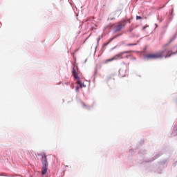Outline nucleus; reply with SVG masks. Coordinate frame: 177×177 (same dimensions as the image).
I'll return each instance as SVG.
<instances>
[{
  "label": "nucleus",
  "instance_id": "nucleus-1",
  "mask_svg": "<svg viewBox=\"0 0 177 177\" xmlns=\"http://www.w3.org/2000/svg\"><path fill=\"white\" fill-rule=\"evenodd\" d=\"M164 53H165V52L163 51H160L159 53H151V54H147L145 55L146 59H161L162 57H164Z\"/></svg>",
  "mask_w": 177,
  "mask_h": 177
},
{
  "label": "nucleus",
  "instance_id": "nucleus-2",
  "mask_svg": "<svg viewBox=\"0 0 177 177\" xmlns=\"http://www.w3.org/2000/svg\"><path fill=\"white\" fill-rule=\"evenodd\" d=\"M127 26V20H123L118 23V24L115 26V31H121L124 27Z\"/></svg>",
  "mask_w": 177,
  "mask_h": 177
},
{
  "label": "nucleus",
  "instance_id": "nucleus-3",
  "mask_svg": "<svg viewBox=\"0 0 177 177\" xmlns=\"http://www.w3.org/2000/svg\"><path fill=\"white\" fill-rule=\"evenodd\" d=\"M41 162L43 165H48V159L46 158V154L41 153Z\"/></svg>",
  "mask_w": 177,
  "mask_h": 177
},
{
  "label": "nucleus",
  "instance_id": "nucleus-4",
  "mask_svg": "<svg viewBox=\"0 0 177 177\" xmlns=\"http://www.w3.org/2000/svg\"><path fill=\"white\" fill-rule=\"evenodd\" d=\"M176 52H172V50H169L167 51V54L165 55V59H167V57H171V56H172V55H176Z\"/></svg>",
  "mask_w": 177,
  "mask_h": 177
},
{
  "label": "nucleus",
  "instance_id": "nucleus-5",
  "mask_svg": "<svg viewBox=\"0 0 177 177\" xmlns=\"http://www.w3.org/2000/svg\"><path fill=\"white\" fill-rule=\"evenodd\" d=\"M123 55H124V53H120L115 55L113 58L115 59V60H118V59H124V57H122Z\"/></svg>",
  "mask_w": 177,
  "mask_h": 177
},
{
  "label": "nucleus",
  "instance_id": "nucleus-6",
  "mask_svg": "<svg viewBox=\"0 0 177 177\" xmlns=\"http://www.w3.org/2000/svg\"><path fill=\"white\" fill-rule=\"evenodd\" d=\"M46 172H48V165H43L42 171H41L42 175H45Z\"/></svg>",
  "mask_w": 177,
  "mask_h": 177
},
{
  "label": "nucleus",
  "instance_id": "nucleus-7",
  "mask_svg": "<svg viewBox=\"0 0 177 177\" xmlns=\"http://www.w3.org/2000/svg\"><path fill=\"white\" fill-rule=\"evenodd\" d=\"M77 84L80 85V88H82L83 86L85 87L84 84L81 82V80L80 79L77 80Z\"/></svg>",
  "mask_w": 177,
  "mask_h": 177
},
{
  "label": "nucleus",
  "instance_id": "nucleus-8",
  "mask_svg": "<svg viewBox=\"0 0 177 177\" xmlns=\"http://www.w3.org/2000/svg\"><path fill=\"white\" fill-rule=\"evenodd\" d=\"M73 75L75 80H80V77H78V73H75Z\"/></svg>",
  "mask_w": 177,
  "mask_h": 177
},
{
  "label": "nucleus",
  "instance_id": "nucleus-9",
  "mask_svg": "<svg viewBox=\"0 0 177 177\" xmlns=\"http://www.w3.org/2000/svg\"><path fill=\"white\" fill-rule=\"evenodd\" d=\"M113 60H115V59H114V57H112V58H111V59H109L105 60V63H109V62H113Z\"/></svg>",
  "mask_w": 177,
  "mask_h": 177
},
{
  "label": "nucleus",
  "instance_id": "nucleus-10",
  "mask_svg": "<svg viewBox=\"0 0 177 177\" xmlns=\"http://www.w3.org/2000/svg\"><path fill=\"white\" fill-rule=\"evenodd\" d=\"M72 74H73V75L77 74V71H75V68H73Z\"/></svg>",
  "mask_w": 177,
  "mask_h": 177
},
{
  "label": "nucleus",
  "instance_id": "nucleus-11",
  "mask_svg": "<svg viewBox=\"0 0 177 177\" xmlns=\"http://www.w3.org/2000/svg\"><path fill=\"white\" fill-rule=\"evenodd\" d=\"M140 19H142V17H140V16H136V20H140Z\"/></svg>",
  "mask_w": 177,
  "mask_h": 177
},
{
  "label": "nucleus",
  "instance_id": "nucleus-12",
  "mask_svg": "<svg viewBox=\"0 0 177 177\" xmlns=\"http://www.w3.org/2000/svg\"><path fill=\"white\" fill-rule=\"evenodd\" d=\"M135 45H136V44H127V46H135Z\"/></svg>",
  "mask_w": 177,
  "mask_h": 177
},
{
  "label": "nucleus",
  "instance_id": "nucleus-13",
  "mask_svg": "<svg viewBox=\"0 0 177 177\" xmlns=\"http://www.w3.org/2000/svg\"><path fill=\"white\" fill-rule=\"evenodd\" d=\"M122 53H123V55L124 53H131V51H123V52H122Z\"/></svg>",
  "mask_w": 177,
  "mask_h": 177
},
{
  "label": "nucleus",
  "instance_id": "nucleus-14",
  "mask_svg": "<svg viewBox=\"0 0 177 177\" xmlns=\"http://www.w3.org/2000/svg\"><path fill=\"white\" fill-rule=\"evenodd\" d=\"M82 106H83L84 107H85V106H86V105H85V103H84V102H82Z\"/></svg>",
  "mask_w": 177,
  "mask_h": 177
},
{
  "label": "nucleus",
  "instance_id": "nucleus-15",
  "mask_svg": "<svg viewBox=\"0 0 177 177\" xmlns=\"http://www.w3.org/2000/svg\"><path fill=\"white\" fill-rule=\"evenodd\" d=\"M169 44H171V41H169L167 44H166L165 46H168V45H169Z\"/></svg>",
  "mask_w": 177,
  "mask_h": 177
},
{
  "label": "nucleus",
  "instance_id": "nucleus-16",
  "mask_svg": "<svg viewBox=\"0 0 177 177\" xmlns=\"http://www.w3.org/2000/svg\"><path fill=\"white\" fill-rule=\"evenodd\" d=\"M78 89H80V87H76L77 92H78Z\"/></svg>",
  "mask_w": 177,
  "mask_h": 177
},
{
  "label": "nucleus",
  "instance_id": "nucleus-17",
  "mask_svg": "<svg viewBox=\"0 0 177 177\" xmlns=\"http://www.w3.org/2000/svg\"><path fill=\"white\" fill-rule=\"evenodd\" d=\"M126 57H127V59H128V57H129V56L127 55Z\"/></svg>",
  "mask_w": 177,
  "mask_h": 177
}]
</instances>
